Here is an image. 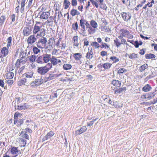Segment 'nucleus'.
Wrapping results in <instances>:
<instances>
[{"mask_svg":"<svg viewBox=\"0 0 157 157\" xmlns=\"http://www.w3.org/2000/svg\"><path fill=\"white\" fill-rule=\"evenodd\" d=\"M33 32V34H37L36 36H44L46 33L45 29L41 25L40 26L34 25Z\"/></svg>","mask_w":157,"mask_h":157,"instance_id":"f257e3e1","label":"nucleus"},{"mask_svg":"<svg viewBox=\"0 0 157 157\" xmlns=\"http://www.w3.org/2000/svg\"><path fill=\"white\" fill-rule=\"evenodd\" d=\"M52 65L51 63H48L45 66L39 67L37 71V72L41 75H44L52 68Z\"/></svg>","mask_w":157,"mask_h":157,"instance_id":"f03ea898","label":"nucleus"},{"mask_svg":"<svg viewBox=\"0 0 157 157\" xmlns=\"http://www.w3.org/2000/svg\"><path fill=\"white\" fill-rule=\"evenodd\" d=\"M61 75H62V74H54V72H51L49 73L48 75H46L45 77L44 78V80L45 82H46L48 81H50L59 76Z\"/></svg>","mask_w":157,"mask_h":157,"instance_id":"7ed1b4c3","label":"nucleus"},{"mask_svg":"<svg viewBox=\"0 0 157 157\" xmlns=\"http://www.w3.org/2000/svg\"><path fill=\"white\" fill-rule=\"evenodd\" d=\"M119 36L122 37H127L128 38L132 39L133 36L127 30L124 29H121L120 30V35Z\"/></svg>","mask_w":157,"mask_h":157,"instance_id":"20e7f679","label":"nucleus"},{"mask_svg":"<svg viewBox=\"0 0 157 157\" xmlns=\"http://www.w3.org/2000/svg\"><path fill=\"white\" fill-rule=\"evenodd\" d=\"M41 37L37 43V46L40 48H42L45 47L47 42V38L46 37L44 36Z\"/></svg>","mask_w":157,"mask_h":157,"instance_id":"39448f33","label":"nucleus"},{"mask_svg":"<svg viewBox=\"0 0 157 157\" xmlns=\"http://www.w3.org/2000/svg\"><path fill=\"white\" fill-rule=\"evenodd\" d=\"M20 53L21 54V55H22V56L20 60H21V62H22V64L25 63L28 60L27 56L28 54L26 52H24L21 51L20 52Z\"/></svg>","mask_w":157,"mask_h":157,"instance_id":"423d86ee","label":"nucleus"},{"mask_svg":"<svg viewBox=\"0 0 157 157\" xmlns=\"http://www.w3.org/2000/svg\"><path fill=\"white\" fill-rule=\"evenodd\" d=\"M61 57L56 58L55 56H52L51 59V63L52 65H55L57 64H60L61 63Z\"/></svg>","mask_w":157,"mask_h":157,"instance_id":"0eeeda50","label":"nucleus"},{"mask_svg":"<svg viewBox=\"0 0 157 157\" xmlns=\"http://www.w3.org/2000/svg\"><path fill=\"white\" fill-rule=\"evenodd\" d=\"M11 153L13 155H16L12 157H16L18 154H21V152L20 150H18V147H13L10 148Z\"/></svg>","mask_w":157,"mask_h":157,"instance_id":"6e6552de","label":"nucleus"},{"mask_svg":"<svg viewBox=\"0 0 157 157\" xmlns=\"http://www.w3.org/2000/svg\"><path fill=\"white\" fill-rule=\"evenodd\" d=\"M9 51L6 47H3L0 52V57L1 58H3L6 57L8 54Z\"/></svg>","mask_w":157,"mask_h":157,"instance_id":"1a4fd4ad","label":"nucleus"},{"mask_svg":"<svg viewBox=\"0 0 157 157\" xmlns=\"http://www.w3.org/2000/svg\"><path fill=\"white\" fill-rule=\"evenodd\" d=\"M36 40L37 39L35 36L34 35H32L28 38L27 40V43L29 45H32L36 41Z\"/></svg>","mask_w":157,"mask_h":157,"instance_id":"9d476101","label":"nucleus"},{"mask_svg":"<svg viewBox=\"0 0 157 157\" xmlns=\"http://www.w3.org/2000/svg\"><path fill=\"white\" fill-rule=\"evenodd\" d=\"M32 33V30L31 28L29 27H25L23 29L22 33L25 36H27Z\"/></svg>","mask_w":157,"mask_h":157,"instance_id":"9b49d317","label":"nucleus"},{"mask_svg":"<svg viewBox=\"0 0 157 157\" xmlns=\"http://www.w3.org/2000/svg\"><path fill=\"white\" fill-rule=\"evenodd\" d=\"M50 16V13L48 11L42 12L40 14V18L41 19H47Z\"/></svg>","mask_w":157,"mask_h":157,"instance_id":"f8f14e48","label":"nucleus"},{"mask_svg":"<svg viewBox=\"0 0 157 157\" xmlns=\"http://www.w3.org/2000/svg\"><path fill=\"white\" fill-rule=\"evenodd\" d=\"M121 15L123 20L125 21H127L131 19V16L129 13L127 14L125 12L121 13Z\"/></svg>","mask_w":157,"mask_h":157,"instance_id":"ddd939ff","label":"nucleus"},{"mask_svg":"<svg viewBox=\"0 0 157 157\" xmlns=\"http://www.w3.org/2000/svg\"><path fill=\"white\" fill-rule=\"evenodd\" d=\"M85 22H86V20L83 18H81L80 21V26L83 31H85L86 29L85 27Z\"/></svg>","mask_w":157,"mask_h":157,"instance_id":"4468645a","label":"nucleus"},{"mask_svg":"<svg viewBox=\"0 0 157 157\" xmlns=\"http://www.w3.org/2000/svg\"><path fill=\"white\" fill-rule=\"evenodd\" d=\"M87 129L86 126H83L80 129L76 130L75 133L77 134L80 135L86 131L87 130Z\"/></svg>","mask_w":157,"mask_h":157,"instance_id":"2eb2a0df","label":"nucleus"},{"mask_svg":"<svg viewBox=\"0 0 157 157\" xmlns=\"http://www.w3.org/2000/svg\"><path fill=\"white\" fill-rule=\"evenodd\" d=\"M44 62L47 63L51 59L50 55L45 54L42 56Z\"/></svg>","mask_w":157,"mask_h":157,"instance_id":"dca6fc26","label":"nucleus"},{"mask_svg":"<svg viewBox=\"0 0 157 157\" xmlns=\"http://www.w3.org/2000/svg\"><path fill=\"white\" fill-rule=\"evenodd\" d=\"M54 134V132L52 131H51L48 132L46 135L43 138V140H45L50 138L52 136H53Z\"/></svg>","mask_w":157,"mask_h":157,"instance_id":"f3484780","label":"nucleus"},{"mask_svg":"<svg viewBox=\"0 0 157 157\" xmlns=\"http://www.w3.org/2000/svg\"><path fill=\"white\" fill-rule=\"evenodd\" d=\"M111 83L113 86L118 87H120L121 85V82L118 80H113Z\"/></svg>","mask_w":157,"mask_h":157,"instance_id":"a211bd4d","label":"nucleus"},{"mask_svg":"<svg viewBox=\"0 0 157 157\" xmlns=\"http://www.w3.org/2000/svg\"><path fill=\"white\" fill-rule=\"evenodd\" d=\"M152 88L148 84H147L142 88V90L144 92H147L150 91L151 89Z\"/></svg>","mask_w":157,"mask_h":157,"instance_id":"6ab92c4d","label":"nucleus"},{"mask_svg":"<svg viewBox=\"0 0 157 157\" xmlns=\"http://www.w3.org/2000/svg\"><path fill=\"white\" fill-rule=\"evenodd\" d=\"M70 14L72 16L75 15H79L80 13L76 10L73 8L70 12Z\"/></svg>","mask_w":157,"mask_h":157,"instance_id":"aec40b11","label":"nucleus"},{"mask_svg":"<svg viewBox=\"0 0 157 157\" xmlns=\"http://www.w3.org/2000/svg\"><path fill=\"white\" fill-rule=\"evenodd\" d=\"M93 53L92 51V48H91V49L89 51H88L86 53V57L87 59H92L93 57Z\"/></svg>","mask_w":157,"mask_h":157,"instance_id":"412c9836","label":"nucleus"},{"mask_svg":"<svg viewBox=\"0 0 157 157\" xmlns=\"http://www.w3.org/2000/svg\"><path fill=\"white\" fill-rule=\"evenodd\" d=\"M148 67V65L147 64H144L141 65L139 68V71L140 72H142L144 71Z\"/></svg>","mask_w":157,"mask_h":157,"instance_id":"4be33fe9","label":"nucleus"},{"mask_svg":"<svg viewBox=\"0 0 157 157\" xmlns=\"http://www.w3.org/2000/svg\"><path fill=\"white\" fill-rule=\"evenodd\" d=\"M33 72L32 71H29L25 73L24 75L27 78H31L32 77Z\"/></svg>","mask_w":157,"mask_h":157,"instance_id":"5701e85b","label":"nucleus"},{"mask_svg":"<svg viewBox=\"0 0 157 157\" xmlns=\"http://www.w3.org/2000/svg\"><path fill=\"white\" fill-rule=\"evenodd\" d=\"M70 4L71 3L68 0H64L63 3L64 9H67L68 8L70 5Z\"/></svg>","mask_w":157,"mask_h":157,"instance_id":"b1692460","label":"nucleus"},{"mask_svg":"<svg viewBox=\"0 0 157 157\" xmlns=\"http://www.w3.org/2000/svg\"><path fill=\"white\" fill-rule=\"evenodd\" d=\"M17 108L18 109H26L28 108V106L26 105V104H24L23 105H18L17 107ZM15 108H16V107Z\"/></svg>","mask_w":157,"mask_h":157,"instance_id":"393cba45","label":"nucleus"},{"mask_svg":"<svg viewBox=\"0 0 157 157\" xmlns=\"http://www.w3.org/2000/svg\"><path fill=\"white\" fill-rule=\"evenodd\" d=\"M14 75L13 73L9 72L6 74V77L7 79H12L13 78Z\"/></svg>","mask_w":157,"mask_h":157,"instance_id":"a878e982","label":"nucleus"},{"mask_svg":"<svg viewBox=\"0 0 157 157\" xmlns=\"http://www.w3.org/2000/svg\"><path fill=\"white\" fill-rule=\"evenodd\" d=\"M73 41L74 45L76 47L78 46V43L77 36H75L73 37Z\"/></svg>","mask_w":157,"mask_h":157,"instance_id":"bb28decb","label":"nucleus"},{"mask_svg":"<svg viewBox=\"0 0 157 157\" xmlns=\"http://www.w3.org/2000/svg\"><path fill=\"white\" fill-rule=\"evenodd\" d=\"M26 0H21V12L23 13L24 10V7Z\"/></svg>","mask_w":157,"mask_h":157,"instance_id":"cd10ccee","label":"nucleus"},{"mask_svg":"<svg viewBox=\"0 0 157 157\" xmlns=\"http://www.w3.org/2000/svg\"><path fill=\"white\" fill-rule=\"evenodd\" d=\"M36 86H38L41 84L43 82V80L42 78L35 79L34 81Z\"/></svg>","mask_w":157,"mask_h":157,"instance_id":"c85d7f7f","label":"nucleus"},{"mask_svg":"<svg viewBox=\"0 0 157 157\" xmlns=\"http://www.w3.org/2000/svg\"><path fill=\"white\" fill-rule=\"evenodd\" d=\"M112 65V64L109 63H104L102 65V67L105 69H108L110 68Z\"/></svg>","mask_w":157,"mask_h":157,"instance_id":"c756f323","label":"nucleus"},{"mask_svg":"<svg viewBox=\"0 0 157 157\" xmlns=\"http://www.w3.org/2000/svg\"><path fill=\"white\" fill-rule=\"evenodd\" d=\"M114 43L117 48L119 47L121 44V42H120L119 39L117 38L114 40Z\"/></svg>","mask_w":157,"mask_h":157,"instance_id":"7c9ffc66","label":"nucleus"},{"mask_svg":"<svg viewBox=\"0 0 157 157\" xmlns=\"http://www.w3.org/2000/svg\"><path fill=\"white\" fill-rule=\"evenodd\" d=\"M29 58V61L30 62L33 63L36 61V56L35 55H32L29 57H28Z\"/></svg>","mask_w":157,"mask_h":157,"instance_id":"2f4dec72","label":"nucleus"},{"mask_svg":"<svg viewBox=\"0 0 157 157\" xmlns=\"http://www.w3.org/2000/svg\"><path fill=\"white\" fill-rule=\"evenodd\" d=\"M37 63H42L44 62L43 56H40L38 57L36 60Z\"/></svg>","mask_w":157,"mask_h":157,"instance_id":"473e14b6","label":"nucleus"},{"mask_svg":"<svg viewBox=\"0 0 157 157\" xmlns=\"http://www.w3.org/2000/svg\"><path fill=\"white\" fill-rule=\"evenodd\" d=\"M155 76V75L153 72L152 71L149 74V75L147 76L145 79V80L147 81L148 80L151 79L152 78L154 77Z\"/></svg>","mask_w":157,"mask_h":157,"instance_id":"72a5a7b5","label":"nucleus"},{"mask_svg":"<svg viewBox=\"0 0 157 157\" xmlns=\"http://www.w3.org/2000/svg\"><path fill=\"white\" fill-rule=\"evenodd\" d=\"M26 82V79L24 78L20 80L18 82L17 84L18 86H21L23 85H24Z\"/></svg>","mask_w":157,"mask_h":157,"instance_id":"f704fd0d","label":"nucleus"},{"mask_svg":"<svg viewBox=\"0 0 157 157\" xmlns=\"http://www.w3.org/2000/svg\"><path fill=\"white\" fill-rule=\"evenodd\" d=\"M155 95V94H154V92L151 93L150 92L149 93H148L146 94V99H151L152 97H154Z\"/></svg>","mask_w":157,"mask_h":157,"instance_id":"c9c22d12","label":"nucleus"},{"mask_svg":"<svg viewBox=\"0 0 157 157\" xmlns=\"http://www.w3.org/2000/svg\"><path fill=\"white\" fill-rule=\"evenodd\" d=\"M81 55L79 53H75L74 55L75 59L76 60H79L81 58Z\"/></svg>","mask_w":157,"mask_h":157,"instance_id":"e433bc0d","label":"nucleus"},{"mask_svg":"<svg viewBox=\"0 0 157 157\" xmlns=\"http://www.w3.org/2000/svg\"><path fill=\"white\" fill-rule=\"evenodd\" d=\"M128 57L129 58L132 59H134L137 58V54L133 53L128 55Z\"/></svg>","mask_w":157,"mask_h":157,"instance_id":"4c0bfd02","label":"nucleus"},{"mask_svg":"<svg viewBox=\"0 0 157 157\" xmlns=\"http://www.w3.org/2000/svg\"><path fill=\"white\" fill-rule=\"evenodd\" d=\"M33 52L34 54H37L40 52V51L37 48L34 47L33 48Z\"/></svg>","mask_w":157,"mask_h":157,"instance_id":"58836bf2","label":"nucleus"},{"mask_svg":"<svg viewBox=\"0 0 157 157\" xmlns=\"http://www.w3.org/2000/svg\"><path fill=\"white\" fill-rule=\"evenodd\" d=\"M72 67V66L71 64H64L63 65V68L64 70H68L71 69Z\"/></svg>","mask_w":157,"mask_h":157,"instance_id":"ea45409f","label":"nucleus"},{"mask_svg":"<svg viewBox=\"0 0 157 157\" xmlns=\"http://www.w3.org/2000/svg\"><path fill=\"white\" fill-rule=\"evenodd\" d=\"M90 24L92 27L94 28H96L98 27V24L96 21L93 20H92L90 22Z\"/></svg>","mask_w":157,"mask_h":157,"instance_id":"a19ab883","label":"nucleus"},{"mask_svg":"<svg viewBox=\"0 0 157 157\" xmlns=\"http://www.w3.org/2000/svg\"><path fill=\"white\" fill-rule=\"evenodd\" d=\"M155 56L154 54L150 53L145 55V58L146 59H152L155 58Z\"/></svg>","mask_w":157,"mask_h":157,"instance_id":"79ce46f5","label":"nucleus"},{"mask_svg":"<svg viewBox=\"0 0 157 157\" xmlns=\"http://www.w3.org/2000/svg\"><path fill=\"white\" fill-rule=\"evenodd\" d=\"M110 59L113 61V63H116L119 61V59L115 56L111 57Z\"/></svg>","mask_w":157,"mask_h":157,"instance_id":"37998d69","label":"nucleus"},{"mask_svg":"<svg viewBox=\"0 0 157 157\" xmlns=\"http://www.w3.org/2000/svg\"><path fill=\"white\" fill-rule=\"evenodd\" d=\"M99 5L101 8L105 10H106L107 7L105 3H100Z\"/></svg>","mask_w":157,"mask_h":157,"instance_id":"c03bdc74","label":"nucleus"},{"mask_svg":"<svg viewBox=\"0 0 157 157\" xmlns=\"http://www.w3.org/2000/svg\"><path fill=\"white\" fill-rule=\"evenodd\" d=\"M101 48H109V45H108L107 44L105 43H102V44L101 45Z\"/></svg>","mask_w":157,"mask_h":157,"instance_id":"a18cd8bd","label":"nucleus"},{"mask_svg":"<svg viewBox=\"0 0 157 157\" xmlns=\"http://www.w3.org/2000/svg\"><path fill=\"white\" fill-rule=\"evenodd\" d=\"M92 46H94L95 48H98L100 47L99 44L96 42H93L91 44Z\"/></svg>","mask_w":157,"mask_h":157,"instance_id":"49530a36","label":"nucleus"},{"mask_svg":"<svg viewBox=\"0 0 157 157\" xmlns=\"http://www.w3.org/2000/svg\"><path fill=\"white\" fill-rule=\"evenodd\" d=\"M22 62H21V60L19 59H18L16 62L15 66L17 68H19L21 66V63Z\"/></svg>","mask_w":157,"mask_h":157,"instance_id":"de8ad7c7","label":"nucleus"},{"mask_svg":"<svg viewBox=\"0 0 157 157\" xmlns=\"http://www.w3.org/2000/svg\"><path fill=\"white\" fill-rule=\"evenodd\" d=\"M5 17L4 16H2L0 17V25H2L5 20Z\"/></svg>","mask_w":157,"mask_h":157,"instance_id":"09e8293b","label":"nucleus"},{"mask_svg":"<svg viewBox=\"0 0 157 157\" xmlns=\"http://www.w3.org/2000/svg\"><path fill=\"white\" fill-rule=\"evenodd\" d=\"M14 67L13 66V65L12 64L10 65L8 67H7V71L8 72H10L12 71L14 69Z\"/></svg>","mask_w":157,"mask_h":157,"instance_id":"8fccbe9b","label":"nucleus"},{"mask_svg":"<svg viewBox=\"0 0 157 157\" xmlns=\"http://www.w3.org/2000/svg\"><path fill=\"white\" fill-rule=\"evenodd\" d=\"M127 70L124 68H120L118 71V73L119 74H122L124 72H126Z\"/></svg>","mask_w":157,"mask_h":157,"instance_id":"3c124183","label":"nucleus"},{"mask_svg":"<svg viewBox=\"0 0 157 157\" xmlns=\"http://www.w3.org/2000/svg\"><path fill=\"white\" fill-rule=\"evenodd\" d=\"M118 38L121 39V44H126V41L125 39L123 38V37L121 36H118Z\"/></svg>","mask_w":157,"mask_h":157,"instance_id":"603ef678","label":"nucleus"},{"mask_svg":"<svg viewBox=\"0 0 157 157\" xmlns=\"http://www.w3.org/2000/svg\"><path fill=\"white\" fill-rule=\"evenodd\" d=\"M72 28L75 30H77L78 29V25L77 22L75 24H72Z\"/></svg>","mask_w":157,"mask_h":157,"instance_id":"864d4df0","label":"nucleus"},{"mask_svg":"<svg viewBox=\"0 0 157 157\" xmlns=\"http://www.w3.org/2000/svg\"><path fill=\"white\" fill-rule=\"evenodd\" d=\"M90 1L91 2L92 4L93 5H95V6L97 8H98V4L97 2L95 1L94 0H90Z\"/></svg>","mask_w":157,"mask_h":157,"instance_id":"5fc2aeb1","label":"nucleus"},{"mask_svg":"<svg viewBox=\"0 0 157 157\" xmlns=\"http://www.w3.org/2000/svg\"><path fill=\"white\" fill-rule=\"evenodd\" d=\"M77 0H71V5L73 6H77Z\"/></svg>","mask_w":157,"mask_h":157,"instance_id":"6e6d98bb","label":"nucleus"},{"mask_svg":"<svg viewBox=\"0 0 157 157\" xmlns=\"http://www.w3.org/2000/svg\"><path fill=\"white\" fill-rule=\"evenodd\" d=\"M6 81L9 86H11L13 82V81L11 79H8Z\"/></svg>","mask_w":157,"mask_h":157,"instance_id":"4d7b16f0","label":"nucleus"},{"mask_svg":"<svg viewBox=\"0 0 157 157\" xmlns=\"http://www.w3.org/2000/svg\"><path fill=\"white\" fill-rule=\"evenodd\" d=\"M122 91H123V89H122V88H120L118 89L117 90H115L114 92H115V94H118L119 93H120L122 92Z\"/></svg>","mask_w":157,"mask_h":157,"instance_id":"13d9d810","label":"nucleus"},{"mask_svg":"<svg viewBox=\"0 0 157 157\" xmlns=\"http://www.w3.org/2000/svg\"><path fill=\"white\" fill-rule=\"evenodd\" d=\"M21 116V114L20 113H19L18 112H16L14 115L15 119H16V118H17L18 117H20Z\"/></svg>","mask_w":157,"mask_h":157,"instance_id":"bf43d9fd","label":"nucleus"},{"mask_svg":"<svg viewBox=\"0 0 157 157\" xmlns=\"http://www.w3.org/2000/svg\"><path fill=\"white\" fill-rule=\"evenodd\" d=\"M84 45L85 46H88L89 44V41L87 40V39H84Z\"/></svg>","mask_w":157,"mask_h":157,"instance_id":"052dcab7","label":"nucleus"},{"mask_svg":"<svg viewBox=\"0 0 157 157\" xmlns=\"http://www.w3.org/2000/svg\"><path fill=\"white\" fill-rule=\"evenodd\" d=\"M112 105H113L115 107H121L120 106H118L117 105V102L116 101H114L113 102L112 104Z\"/></svg>","mask_w":157,"mask_h":157,"instance_id":"680f3d73","label":"nucleus"},{"mask_svg":"<svg viewBox=\"0 0 157 157\" xmlns=\"http://www.w3.org/2000/svg\"><path fill=\"white\" fill-rule=\"evenodd\" d=\"M107 53L105 51H102L101 52V55L102 56H104L107 55Z\"/></svg>","mask_w":157,"mask_h":157,"instance_id":"e2e57ef3","label":"nucleus"},{"mask_svg":"<svg viewBox=\"0 0 157 157\" xmlns=\"http://www.w3.org/2000/svg\"><path fill=\"white\" fill-rule=\"evenodd\" d=\"M142 7V5L139 4L136 7L134 8V10L136 11H137L139 9V7Z\"/></svg>","mask_w":157,"mask_h":157,"instance_id":"0e129e2a","label":"nucleus"},{"mask_svg":"<svg viewBox=\"0 0 157 157\" xmlns=\"http://www.w3.org/2000/svg\"><path fill=\"white\" fill-rule=\"evenodd\" d=\"M136 48H137L139 47V42L138 41H135L134 42V44Z\"/></svg>","mask_w":157,"mask_h":157,"instance_id":"69168bd1","label":"nucleus"},{"mask_svg":"<svg viewBox=\"0 0 157 157\" xmlns=\"http://www.w3.org/2000/svg\"><path fill=\"white\" fill-rule=\"evenodd\" d=\"M12 40V37L11 36L9 37L7 40V43L11 44V41Z\"/></svg>","mask_w":157,"mask_h":157,"instance_id":"338daca9","label":"nucleus"},{"mask_svg":"<svg viewBox=\"0 0 157 157\" xmlns=\"http://www.w3.org/2000/svg\"><path fill=\"white\" fill-rule=\"evenodd\" d=\"M11 19H12V21L14 22L15 21V15L14 14H13L11 17Z\"/></svg>","mask_w":157,"mask_h":157,"instance_id":"774afa93","label":"nucleus"}]
</instances>
